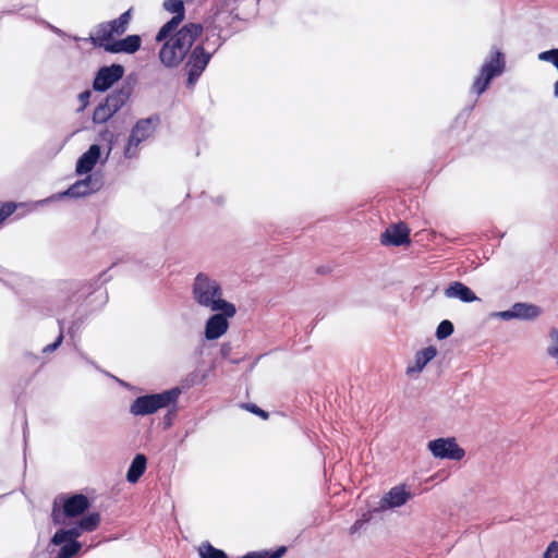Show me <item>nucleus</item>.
Segmentation results:
<instances>
[{
  "label": "nucleus",
  "mask_w": 558,
  "mask_h": 558,
  "mask_svg": "<svg viewBox=\"0 0 558 558\" xmlns=\"http://www.w3.org/2000/svg\"><path fill=\"white\" fill-rule=\"evenodd\" d=\"M208 317L204 327V337L208 341L217 340L222 337L229 328L228 319L235 314H227L226 312H213Z\"/></svg>",
  "instance_id": "nucleus-12"
},
{
  "label": "nucleus",
  "mask_w": 558,
  "mask_h": 558,
  "mask_svg": "<svg viewBox=\"0 0 558 558\" xmlns=\"http://www.w3.org/2000/svg\"><path fill=\"white\" fill-rule=\"evenodd\" d=\"M221 353L225 355L226 353H228V350H226V347H222L221 348Z\"/></svg>",
  "instance_id": "nucleus-46"
},
{
  "label": "nucleus",
  "mask_w": 558,
  "mask_h": 558,
  "mask_svg": "<svg viewBox=\"0 0 558 558\" xmlns=\"http://www.w3.org/2000/svg\"><path fill=\"white\" fill-rule=\"evenodd\" d=\"M542 314V308L535 304L518 302L511 308L496 313L504 320L520 319L534 320Z\"/></svg>",
  "instance_id": "nucleus-11"
},
{
  "label": "nucleus",
  "mask_w": 558,
  "mask_h": 558,
  "mask_svg": "<svg viewBox=\"0 0 558 558\" xmlns=\"http://www.w3.org/2000/svg\"><path fill=\"white\" fill-rule=\"evenodd\" d=\"M159 124L160 117L158 114L140 119L131 130L124 148V157L128 159L136 157L140 144L153 136Z\"/></svg>",
  "instance_id": "nucleus-5"
},
{
  "label": "nucleus",
  "mask_w": 558,
  "mask_h": 558,
  "mask_svg": "<svg viewBox=\"0 0 558 558\" xmlns=\"http://www.w3.org/2000/svg\"><path fill=\"white\" fill-rule=\"evenodd\" d=\"M100 523V514L98 512L89 513L78 520V526L85 533L95 531Z\"/></svg>",
  "instance_id": "nucleus-27"
},
{
  "label": "nucleus",
  "mask_w": 558,
  "mask_h": 558,
  "mask_svg": "<svg viewBox=\"0 0 558 558\" xmlns=\"http://www.w3.org/2000/svg\"><path fill=\"white\" fill-rule=\"evenodd\" d=\"M454 330L453 324L450 320H442L436 329V337L439 340H444L452 335Z\"/></svg>",
  "instance_id": "nucleus-32"
},
{
  "label": "nucleus",
  "mask_w": 558,
  "mask_h": 558,
  "mask_svg": "<svg viewBox=\"0 0 558 558\" xmlns=\"http://www.w3.org/2000/svg\"><path fill=\"white\" fill-rule=\"evenodd\" d=\"M221 353L225 355L226 353H228V350H226V347H222L221 348Z\"/></svg>",
  "instance_id": "nucleus-45"
},
{
  "label": "nucleus",
  "mask_w": 558,
  "mask_h": 558,
  "mask_svg": "<svg viewBox=\"0 0 558 558\" xmlns=\"http://www.w3.org/2000/svg\"><path fill=\"white\" fill-rule=\"evenodd\" d=\"M15 203H4L0 204V221H3L5 218L10 217L16 209Z\"/></svg>",
  "instance_id": "nucleus-35"
},
{
  "label": "nucleus",
  "mask_w": 558,
  "mask_h": 558,
  "mask_svg": "<svg viewBox=\"0 0 558 558\" xmlns=\"http://www.w3.org/2000/svg\"><path fill=\"white\" fill-rule=\"evenodd\" d=\"M146 466L147 458L142 453L136 454L128 469L126 481L131 484L137 483L144 474Z\"/></svg>",
  "instance_id": "nucleus-22"
},
{
  "label": "nucleus",
  "mask_w": 558,
  "mask_h": 558,
  "mask_svg": "<svg viewBox=\"0 0 558 558\" xmlns=\"http://www.w3.org/2000/svg\"><path fill=\"white\" fill-rule=\"evenodd\" d=\"M445 296L448 299H458L464 303H471L478 300L475 293L460 281L451 282L445 290Z\"/></svg>",
  "instance_id": "nucleus-16"
},
{
  "label": "nucleus",
  "mask_w": 558,
  "mask_h": 558,
  "mask_svg": "<svg viewBox=\"0 0 558 558\" xmlns=\"http://www.w3.org/2000/svg\"><path fill=\"white\" fill-rule=\"evenodd\" d=\"M53 32H54L57 35H59V36H63V35H64V33H63L61 29L56 28V27H53Z\"/></svg>",
  "instance_id": "nucleus-43"
},
{
  "label": "nucleus",
  "mask_w": 558,
  "mask_h": 558,
  "mask_svg": "<svg viewBox=\"0 0 558 558\" xmlns=\"http://www.w3.org/2000/svg\"><path fill=\"white\" fill-rule=\"evenodd\" d=\"M124 75V68L121 64H111L102 66L96 73L93 82V88L96 92H106L113 86Z\"/></svg>",
  "instance_id": "nucleus-10"
},
{
  "label": "nucleus",
  "mask_w": 558,
  "mask_h": 558,
  "mask_svg": "<svg viewBox=\"0 0 558 558\" xmlns=\"http://www.w3.org/2000/svg\"><path fill=\"white\" fill-rule=\"evenodd\" d=\"M100 296H101V299H102V301H104V302L107 300V296H106V295H104V293H102V292H100Z\"/></svg>",
  "instance_id": "nucleus-47"
},
{
  "label": "nucleus",
  "mask_w": 558,
  "mask_h": 558,
  "mask_svg": "<svg viewBox=\"0 0 558 558\" xmlns=\"http://www.w3.org/2000/svg\"><path fill=\"white\" fill-rule=\"evenodd\" d=\"M80 353V356L85 360L88 364L93 365L94 367L98 368V366L92 361L89 360L83 352H78Z\"/></svg>",
  "instance_id": "nucleus-41"
},
{
  "label": "nucleus",
  "mask_w": 558,
  "mask_h": 558,
  "mask_svg": "<svg viewBox=\"0 0 558 558\" xmlns=\"http://www.w3.org/2000/svg\"><path fill=\"white\" fill-rule=\"evenodd\" d=\"M506 69L505 54L499 49H492L485 58L478 74L474 77L471 93L481 96L489 87L492 81L500 76Z\"/></svg>",
  "instance_id": "nucleus-3"
},
{
  "label": "nucleus",
  "mask_w": 558,
  "mask_h": 558,
  "mask_svg": "<svg viewBox=\"0 0 558 558\" xmlns=\"http://www.w3.org/2000/svg\"><path fill=\"white\" fill-rule=\"evenodd\" d=\"M59 546L60 549L58 550L57 555L53 558H72L81 550L82 543L65 541L63 544Z\"/></svg>",
  "instance_id": "nucleus-26"
},
{
  "label": "nucleus",
  "mask_w": 558,
  "mask_h": 558,
  "mask_svg": "<svg viewBox=\"0 0 558 558\" xmlns=\"http://www.w3.org/2000/svg\"><path fill=\"white\" fill-rule=\"evenodd\" d=\"M287 551V548L284 546L278 547L275 551L269 550H262V551H255L256 558H281Z\"/></svg>",
  "instance_id": "nucleus-34"
},
{
  "label": "nucleus",
  "mask_w": 558,
  "mask_h": 558,
  "mask_svg": "<svg viewBox=\"0 0 558 558\" xmlns=\"http://www.w3.org/2000/svg\"><path fill=\"white\" fill-rule=\"evenodd\" d=\"M102 182L99 178L94 175H87L83 180H78L73 183L66 191L53 194L45 199L38 202V204H47L54 201H60L66 196L69 197H84L92 193L100 190Z\"/></svg>",
  "instance_id": "nucleus-7"
},
{
  "label": "nucleus",
  "mask_w": 558,
  "mask_h": 558,
  "mask_svg": "<svg viewBox=\"0 0 558 558\" xmlns=\"http://www.w3.org/2000/svg\"><path fill=\"white\" fill-rule=\"evenodd\" d=\"M213 201L216 205L220 206L225 204L226 198L222 195H218L217 197L213 198Z\"/></svg>",
  "instance_id": "nucleus-40"
},
{
  "label": "nucleus",
  "mask_w": 558,
  "mask_h": 558,
  "mask_svg": "<svg viewBox=\"0 0 558 558\" xmlns=\"http://www.w3.org/2000/svg\"><path fill=\"white\" fill-rule=\"evenodd\" d=\"M437 355V350L435 347L429 345L420 350L415 353L414 363L408 365L407 374H417L421 373L424 367Z\"/></svg>",
  "instance_id": "nucleus-18"
},
{
  "label": "nucleus",
  "mask_w": 558,
  "mask_h": 558,
  "mask_svg": "<svg viewBox=\"0 0 558 558\" xmlns=\"http://www.w3.org/2000/svg\"><path fill=\"white\" fill-rule=\"evenodd\" d=\"M206 372L194 369L181 379L180 386L178 388H180L182 392L183 390H187L196 385H201L206 379Z\"/></svg>",
  "instance_id": "nucleus-23"
},
{
  "label": "nucleus",
  "mask_w": 558,
  "mask_h": 558,
  "mask_svg": "<svg viewBox=\"0 0 558 558\" xmlns=\"http://www.w3.org/2000/svg\"><path fill=\"white\" fill-rule=\"evenodd\" d=\"M89 508V500L83 494H75L66 498L60 509L54 502L51 518L56 525L65 524V518H75L83 514Z\"/></svg>",
  "instance_id": "nucleus-6"
},
{
  "label": "nucleus",
  "mask_w": 558,
  "mask_h": 558,
  "mask_svg": "<svg viewBox=\"0 0 558 558\" xmlns=\"http://www.w3.org/2000/svg\"><path fill=\"white\" fill-rule=\"evenodd\" d=\"M211 56L213 53L205 51L202 45H197L194 47L185 64V69L187 72V87H193L196 84V82L205 71L206 66L208 65Z\"/></svg>",
  "instance_id": "nucleus-8"
},
{
  "label": "nucleus",
  "mask_w": 558,
  "mask_h": 558,
  "mask_svg": "<svg viewBox=\"0 0 558 558\" xmlns=\"http://www.w3.org/2000/svg\"><path fill=\"white\" fill-rule=\"evenodd\" d=\"M131 20V11L128 10L122 13L118 19L110 21L111 27L116 31L117 35H121L126 31Z\"/></svg>",
  "instance_id": "nucleus-28"
},
{
  "label": "nucleus",
  "mask_w": 558,
  "mask_h": 558,
  "mask_svg": "<svg viewBox=\"0 0 558 558\" xmlns=\"http://www.w3.org/2000/svg\"><path fill=\"white\" fill-rule=\"evenodd\" d=\"M100 156V146L97 144L90 145L89 148L78 158L75 167L76 173L82 175L90 172L96 166Z\"/></svg>",
  "instance_id": "nucleus-15"
},
{
  "label": "nucleus",
  "mask_w": 558,
  "mask_h": 558,
  "mask_svg": "<svg viewBox=\"0 0 558 558\" xmlns=\"http://www.w3.org/2000/svg\"><path fill=\"white\" fill-rule=\"evenodd\" d=\"M116 31L111 27L110 22L102 23L97 26L96 35L90 36V40L94 46L101 47L106 50V47L112 45L114 40H112Z\"/></svg>",
  "instance_id": "nucleus-21"
},
{
  "label": "nucleus",
  "mask_w": 558,
  "mask_h": 558,
  "mask_svg": "<svg viewBox=\"0 0 558 558\" xmlns=\"http://www.w3.org/2000/svg\"><path fill=\"white\" fill-rule=\"evenodd\" d=\"M554 96L558 98V80L554 84Z\"/></svg>",
  "instance_id": "nucleus-42"
},
{
  "label": "nucleus",
  "mask_w": 558,
  "mask_h": 558,
  "mask_svg": "<svg viewBox=\"0 0 558 558\" xmlns=\"http://www.w3.org/2000/svg\"><path fill=\"white\" fill-rule=\"evenodd\" d=\"M432 454L437 459L459 461L464 457V450L459 447L454 438H438L427 445Z\"/></svg>",
  "instance_id": "nucleus-9"
},
{
  "label": "nucleus",
  "mask_w": 558,
  "mask_h": 558,
  "mask_svg": "<svg viewBox=\"0 0 558 558\" xmlns=\"http://www.w3.org/2000/svg\"><path fill=\"white\" fill-rule=\"evenodd\" d=\"M410 243V231L404 223L388 227L381 234V244L400 246Z\"/></svg>",
  "instance_id": "nucleus-14"
},
{
  "label": "nucleus",
  "mask_w": 558,
  "mask_h": 558,
  "mask_svg": "<svg viewBox=\"0 0 558 558\" xmlns=\"http://www.w3.org/2000/svg\"><path fill=\"white\" fill-rule=\"evenodd\" d=\"M73 289L75 290V293L78 294L77 300H80L82 296H86L87 294H93L97 292V289L94 287V283L90 282H75L73 283Z\"/></svg>",
  "instance_id": "nucleus-33"
},
{
  "label": "nucleus",
  "mask_w": 558,
  "mask_h": 558,
  "mask_svg": "<svg viewBox=\"0 0 558 558\" xmlns=\"http://www.w3.org/2000/svg\"><path fill=\"white\" fill-rule=\"evenodd\" d=\"M242 408H244L245 410L250 411L253 414H256V415L260 416L263 420H267L268 418V413L266 411H264L263 409L258 408L254 403L242 404Z\"/></svg>",
  "instance_id": "nucleus-36"
},
{
  "label": "nucleus",
  "mask_w": 558,
  "mask_h": 558,
  "mask_svg": "<svg viewBox=\"0 0 558 558\" xmlns=\"http://www.w3.org/2000/svg\"><path fill=\"white\" fill-rule=\"evenodd\" d=\"M163 9L174 15L185 17V9L182 0H166L162 4Z\"/></svg>",
  "instance_id": "nucleus-31"
},
{
  "label": "nucleus",
  "mask_w": 558,
  "mask_h": 558,
  "mask_svg": "<svg viewBox=\"0 0 558 558\" xmlns=\"http://www.w3.org/2000/svg\"><path fill=\"white\" fill-rule=\"evenodd\" d=\"M113 114L114 111L110 108L106 100H104L95 108L93 113V122L95 124L106 123L111 117H113Z\"/></svg>",
  "instance_id": "nucleus-25"
},
{
  "label": "nucleus",
  "mask_w": 558,
  "mask_h": 558,
  "mask_svg": "<svg viewBox=\"0 0 558 558\" xmlns=\"http://www.w3.org/2000/svg\"><path fill=\"white\" fill-rule=\"evenodd\" d=\"M141 37L138 35H129L123 39L114 40L112 45L106 47L107 52L111 53H134L141 47Z\"/></svg>",
  "instance_id": "nucleus-17"
},
{
  "label": "nucleus",
  "mask_w": 558,
  "mask_h": 558,
  "mask_svg": "<svg viewBox=\"0 0 558 558\" xmlns=\"http://www.w3.org/2000/svg\"><path fill=\"white\" fill-rule=\"evenodd\" d=\"M132 87L130 84L123 85L120 88L112 90L106 98V102L117 113L130 99Z\"/></svg>",
  "instance_id": "nucleus-19"
},
{
  "label": "nucleus",
  "mask_w": 558,
  "mask_h": 558,
  "mask_svg": "<svg viewBox=\"0 0 558 558\" xmlns=\"http://www.w3.org/2000/svg\"><path fill=\"white\" fill-rule=\"evenodd\" d=\"M90 96H92L90 90H84L78 95V100L82 105V108H81L82 110L88 105Z\"/></svg>",
  "instance_id": "nucleus-39"
},
{
  "label": "nucleus",
  "mask_w": 558,
  "mask_h": 558,
  "mask_svg": "<svg viewBox=\"0 0 558 558\" xmlns=\"http://www.w3.org/2000/svg\"><path fill=\"white\" fill-rule=\"evenodd\" d=\"M192 299L199 307L209 312H226L235 314L234 304L223 299L220 283L206 272H198L191 289Z\"/></svg>",
  "instance_id": "nucleus-1"
},
{
  "label": "nucleus",
  "mask_w": 558,
  "mask_h": 558,
  "mask_svg": "<svg viewBox=\"0 0 558 558\" xmlns=\"http://www.w3.org/2000/svg\"><path fill=\"white\" fill-rule=\"evenodd\" d=\"M85 533L78 526V521L73 525L58 530L50 539V545L59 546L63 544L65 541L70 542H78L77 538Z\"/></svg>",
  "instance_id": "nucleus-20"
},
{
  "label": "nucleus",
  "mask_w": 558,
  "mask_h": 558,
  "mask_svg": "<svg viewBox=\"0 0 558 558\" xmlns=\"http://www.w3.org/2000/svg\"><path fill=\"white\" fill-rule=\"evenodd\" d=\"M546 352L558 365V328H553L549 331V344Z\"/></svg>",
  "instance_id": "nucleus-30"
},
{
  "label": "nucleus",
  "mask_w": 558,
  "mask_h": 558,
  "mask_svg": "<svg viewBox=\"0 0 558 558\" xmlns=\"http://www.w3.org/2000/svg\"><path fill=\"white\" fill-rule=\"evenodd\" d=\"M357 525H359V521H356L352 527H351V533H354L356 530H357Z\"/></svg>",
  "instance_id": "nucleus-44"
},
{
  "label": "nucleus",
  "mask_w": 558,
  "mask_h": 558,
  "mask_svg": "<svg viewBox=\"0 0 558 558\" xmlns=\"http://www.w3.org/2000/svg\"><path fill=\"white\" fill-rule=\"evenodd\" d=\"M542 558H558V542L553 541L548 544Z\"/></svg>",
  "instance_id": "nucleus-37"
},
{
  "label": "nucleus",
  "mask_w": 558,
  "mask_h": 558,
  "mask_svg": "<svg viewBox=\"0 0 558 558\" xmlns=\"http://www.w3.org/2000/svg\"><path fill=\"white\" fill-rule=\"evenodd\" d=\"M413 497L405 485H397L386 493L378 505V510L386 511L405 505Z\"/></svg>",
  "instance_id": "nucleus-13"
},
{
  "label": "nucleus",
  "mask_w": 558,
  "mask_h": 558,
  "mask_svg": "<svg viewBox=\"0 0 558 558\" xmlns=\"http://www.w3.org/2000/svg\"><path fill=\"white\" fill-rule=\"evenodd\" d=\"M62 341H63V333H62V331H60L59 336L52 343L44 347L43 353L47 354V353H51V352L56 351L61 345Z\"/></svg>",
  "instance_id": "nucleus-38"
},
{
  "label": "nucleus",
  "mask_w": 558,
  "mask_h": 558,
  "mask_svg": "<svg viewBox=\"0 0 558 558\" xmlns=\"http://www.w3.org/2000/svg\"><path fill=\"white\" fill-rule=\"evenodd\" d=\"M199 555L202 558H227V554L223 550L214 547L209 543L201 545Z\"/></svg>",
  "instance_id": "nucleus-29"
},
{
  "label": "nucleus",
  "mask_w": 558,
  "mask_h": 558,
  "mask_svg": "<svg viewBox=\"0 0 558 558\" xmlns=\"http://www.w3.org/2000/svg\"><path fill=\"white\" fill-rule=\"evenodd\" d=\"M183 20L184 17H181V15H173L170 21H168L166 24L161 26V28L156 35V40H166L167 37L178 28V26L183 22Z\"/></svg>",
  "instance_id": "nucleus-24"
},
{
  "label": "nucleus",
  "mask_w": 558,
  "mask_h": 558,
  "mask_svg": "<svg viewBox=\"0 0 558 558\" xmlns=\"http://www.w3.org/2000/svg\"><path fill=\"white\" fill-rule=\"evenodd\" d=\"M202 31L201 24L190 23L184 25L161 47L159 51L161 63L167 68L179 65Z\"/></svg>",
  "instance_id": "nucleus-2"
},
{
  "label": "nucleus",
  "mask_w": 558,
  "mask_h": 558,
  "mask_svg": "<svg viewBox=\"0 0 558 558\" xmlns=\"http://www.w3.org/2000/svg\"><path fill=\"white\" fill-rule=\"evenodd\" d=\"M180 395V388H172L160 393L137 397L130 405V413L134 416L154 414L160 409L174 404Z\"/></svg>",
  "instance_id": "nucleus-4"
}]
</instances>
